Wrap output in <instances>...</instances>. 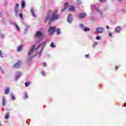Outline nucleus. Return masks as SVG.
<instances>
[{
	"instance_id": "nucleus-20",
	"label": "nucleus",
	"mask_w": 126,
	"mask_h": 126,
	"mask_svg": "<svg viewBox=\"0 0 126 126\" xmlns=\"http://www.w3.org/2000/svg\"><path fill=\"white\" fill-rule=\"evenodd\" d=\"M5 118L6 120H7L9 118V113H6V115L5 116Z\"/></svg>"
},
{
	"instance_id": "nucleus-39",
	"label": "nucleus",
	"mask_w": 126,
	"mask_h": 126,
	"mask_svg": "<svg viewBox=\"0 0 126 126\" xmlns=\"http://www.w3.org/2000/svg\"><path fill=\"white\" fill-rule=\"evenodd\" d=\"M86 58H89V54H87L85 55Z\"/></svg>"
},
{
	"instance_id": "nucleus-44",
	"label": "nucleus",
	"mask_w": 126,
	"mask_h": 126,
	"mask_svg": "<svg viewBox=\"0 0 126 126\" xmlns=\"http://www.w3.org/2000/svg\"><path fill=\"white\" fill-rule=\"evenodd\" d=\"M0 126H1V123L0 122Z\"/></svg>"
},
{
	"instance_id": "nucleus-17",
	"label": "nucleus",
	"mask_w": 126,
	"mask_h": 126,
	"mask_svg": "<svg viewBox=\"0 0 126 126\" xmlns=\"http://www.w3.org/2000/svg\"><path fill=\"white\" fill-rule=\"evenodd\" d=\"M31 82H25V85L26 87H28V86H29L31 84Z\"/></svg>"
},
{
	"instance_id": "nucleus-9",
	"label": "nucleus",
	"mask_w": 126,
	"mask_h": 126,
	"mask_svg": "<svg viewBox=\"0 0 126 126\" xmlns=\"http://www.w3.org/2000/svg\"><path fill=\"white\" fill-rule=\"evenodd\" d=\"M79 17L81 19L82 18H84V17H86V13H82L79 14Z\"/></svg>"
},
{
	"instance_id": "nucleus-19",
	"label": "nucleus",
	"mask_w": 126,
	"mask_h": 126,
	"mask_svg": "<svg viewBox=\"0 0 126 126\" xmlns=\"http://www.w3.org/2000/svg\"><path fill=\"white\" fill-rule=\"evenodd\" d=\"M75 7L73 6H71V7H70L69 9V10L70 11H74Z\"/></svg>"
},
{
	"instance_id": "nucleus-7",
	"label": "nucleus",
	"mask_w": 126,
	"mask_h": 126,
	"mask_svg": "<svg viewBox=\"0 0 126 126\" xmlns=\"http://www.w3.org/2000/svg\"><path fill=\"white\" fill-rule=\"evenodd\" d=\"M67 21L69 23L72 22V15L69 14L67 18Z\"/></svg>"
},
{
	"instance_id": "nucleus-14",
	"label": "nucleus",
	"mask_w": 126,
	"mask_h": 126,
	"mask_svg": "<svg viewBox=\"0 0 126 126\" xmlns=\"http://www.w3.org/2000/svg\"><path fill=\"white\" fill-rule=\"evenodd\" d=\"M10 90V89L9 88H7L6 89L5 91V95H7V94H8V93H9Z\"/></svg>"
},
{
	"instance_id": "nucleus-3",
	"label": "nucleus",
	"mask_w": 126,
	"mask_h": 126,
	"mask_svg": "<svg viewBox=\"0 0 126 126\" xmlns=\"http://www.w3.org/2000/svg\"><path fill=\"white\" fill-rule=\"evenodd\" d=\"M20 66H21V61H19L18 63H15L13 66V68H20Z\"/></svg>"
},
{
	"instance_id": "nucleus-30",
	"label": "nucleus",
	"mask_w": 126,
	"mask_h": 126,
	"mask_svg": "<svg viewBox=\"0 0 126 126\" xmlns=\"http://www.w3.org/2000/svg\"><path fill=\"white\" fill-rule=\"evenodd\" d=\"M11 98H12V100H15V96H14V95L12 94Z\"/></svg>"
},
{
	"instance_id": "nucleus-23",
	"label": "nucleus",
	"mask_w": 126,
	"mask_h": 126,
	"mask_svg": "<svg viewBox=\"0 0 126 126\" xmlns=\"http://www.w3.org/2000/svg\"><path fill=\"white\" fill-rule=\"evenodd\" d=\"M0 57L1 58H3V53H2V51L0 49Z\"/></svg>"
},
{
	"instance_id": "nucleus-22",
	"label": "nucleus",
	"mask_w": 126,
	"mask_h": 126,
	"mask_svg": "<svg viewBox=\"0 0 126 126\" xmlns=\"http://www.w3.org/2000/svg\"><path fill=\"white\" fill-rule=\"evenodd\" d=\"M64 7H65V8H68V3H64Z\"/></svg>"
},
{
	"instance_id": "nucleus-38",
	"label": "nucleus",
	"mask_w": 126,
	"mask_h": 126,
	"mask_svg": "<svg viewBox=\"0 0 126 126\" xmlns=\"http://www.w3.org/2000/svg\"><path fill=\"white\" fill-rule=\"evenodd\" d=\"M42 64L43 65V66H47V64L46 63H43Z\"/></svg>"
},
{
	"instance_id": "nucleus-29",
	"label": "nucleus",
	"mask_w": 126,
	"mask_h": 126,
	"mask_svg": "<svg viewBox=\"0 0 126 126\" xmlns=\"http://www.w3.org/2000/svg\"><path fill=\"white\" fill-rule=\"evenodd\" d=\"M41 74L42 75H43V76H45V75H46V73L45 72V71H43L41 72Z\"/></svg>"
},
{
	"instance_id": "nucleus-37",
	"label": "nucleus",
	"mask_w": 126,
	"mask_h": 126,
	"mask_svg": "<svg viewBox=\"0 0 126 126\" xmlns=\"http://www.w3.org/2000/svg\"><path fill=\"white\" fill-rule=\"evenodd\" d=\"M95 9L97 10V11H99V8L97 7H94Z\"/></svg>"
},
{
	"instance_id": "nucleus-41",
	"label": "nucleus",
	"mask_w": 126,
	"mask_h": 126,
	"mask_svg": "<svg viewBox=\"0 0 126 126\" xmlns=\"http://www.w3.org/2000/svg\"><path fill=\"white\" fill-rule=\"evenodd\" d=\"M106 29H107V30H109V29H110V28L109 27V26H106Z\"/></svg>"
},
{
	"instance_id": "nucleus-4",
	"label": "nucleus",
	"mask_w": 126,
	"mask_h": 126,
	"mask_svg": "<svg viewBox=\"0 0 126 126\" xmlns=\"http://www.w3.org/2000/svg\"><path fill=\"white\" fill-rule=\"evenodd\" d=\"M40 37H44L43 32L41 31L37 32L35 34V38H40Z\"/></svg>"
},
{
	"instance_id": "nucleus-6",
	"label": "nucleus",
	"mask_w": 126,
	"mask_h": 126,
	"mask_svg": "<svg viewBox=\"0 0 126 126\" xmlns=\"http://www.w3.org/2000/svg\"><path fill=\"white\" fill-rule=\"evenodd\" d=\"M22 73L21 72H17L15 74V80H17L20 76H21Z\"/></svg>"
},
{
	"instance_id": "nucleus-18",
	"label": "nucleus",
	"mask_w": 126,
	"mask_h": 126,
	"mask_svg": "<svg viewBox=\"0 0 126 126\" xmlns=\"http://www.w3.org/2000/svg\"><path fill=\"white\" fill-rule=\"evenodd\" d=\"M28 97H29L28 94L27 93V92H25L24 94V98L27 99Z\"/></svg>"
},
{
	"instance_id": "nucleus-1",
	"label": "nucleus",
	"mask_w": 126,
	"mask_h": 126,
	"mask_svg": "<svg viewBox=\"0 0 126 126\" xmlns=\"http://www.w3.org/2000/svg\"><path fill=\"white\" fill-rule=\"evenodd\" d=\"M61 18V15L58 14V10L53 12L52 10L49 9L48 10V13L45 16L44 19V23H46L48 21H51V22H54L57 20H59Z\"/></svg>"
},
{
	"instance_id": "nucleus-32",
	"label": "nucleus",
	"mask_w": 126,
	"mask_h": 126,
	"mask_svg": "<svg viewBox=\"0 0 126 126\" xmlns=\"http://www.w3.org/2000/svg\"><path fill=\"white\" fill-rule=\"evenodd\" d=\"M97 45H98V42H95L94 44V47H96V46H97Z\"/></svg>"
},
{
	"instance_id": "nucleus-5",
	"label": "nucleus",
	"mask_w": 126,
	"mask_h": 126,
	"mask_svg": "<svg viewBox=\"0 0 126 126\" xmlns=\"http://www.w3.org/2000/svg\"><path fill=\"white\" fill-rule=\"evenodd\" d=\"M35 47H36V45H33L31 48L30 51L29 52L28 54L29 57H30V56H31V55H32L34 52V50H35Z\"/></svg>"
},
{
	"instance_id": "nucleus-42",
	"label": "nucleus",
	"mask_w": 126,
	"mask_h": 126,
	"mask_svg": "<svg viewBox=\"0 0 126 126\" xmlns=\"http://www.w3.org/2000/svg\"><path fill=\"white\" fill-rule=\"evenodd\" d=\"M0 69H2V68L1 67V66L0 65Z\"/></svg>"
},
{
	"instance_id": "nucleus-27",
	"label": "nucleus",
	"mask_w": 126,
	"mask_h": 126,
	"mask_svg": "<svg viewBox=\"0 0 126 126\" xmlns=\"http://www.w3.org/2000/svg\"><path fill=\"white\" fill-rule=\"evenodd\" d=\"M19 8V4L17 3V4H16V10H17Z\"/></svg>"
},
{
	"instance_id": "nucleus-11",
	"label": "nucleus",
	"mask_w": 126,
	"mask_h": 126,
	"mask_svg": "<svg viewBox=\"0 0 126 126\" xmlns=\"http://www.w3.org/2000/svg\"><path fill=\"white\" fill-rule=\"evenodd\" d=\"M121 30H122V29L121 28V27L118 26L115 29V31L117 32V33H120L121 32Z\"/></svg>"
},
{
	"instance_id": "nucleus-10",
	"label": "nucleus",
	"mask_w": 126,
	"mask_h": 126,
	"mask_svg": "<svg viewBox=\"0 0 126 126\" xmlns=\"http://www.w3.org/2000/svg\"><path fill=\"white\" fill-rule=\"evenodd\" d=\"M2 106H3L6 105V100L5 99V96L2 97Z\"/></svg>"
},
{
	"instance_id": "nucleus-24",
	"label": "nucleus",
	"mask_w": 126,
	"mask_h": 126,
	"mask_svg": "<svg viewBox=\"0 0 126 126\" xmlns=\"http://www.w3.org/2000/svg\"><path fill=\"white\" fill-rule=\"evenodd\" d=\"M50 47L51 48H56V45H55V44H54V43H51L50 44Z\"/></svg>"
},
{
	"instance_id": "nucleus-35",
	"label": "nucleus",
	"mask_w": 126,
	"mask_h": 126,
	"mask_svg": "<svg viewBox=\"0 0 126 126\" xmlns=\"http://www.w3.org/2000/svg\"><path fill=\"white\" fill-rule=\"evenodd\" d=\"M19 16H20V17H21L22 18H23V15H22V14H19Z\"/></svg>"
},
{
	"instance_id": "nucleus-21",
	"label": "nucleus",
	"mask_w": 126,
	"mask_h": 126,
	"mask_svg": "<svg viewBox=\"0 0 126 126\" xmlns=\"http://www.w3.org/2000/svg\"><path fill=\"white\" fill-rule=\"evenodd\" d=\"M84 31H90V29L88 27H85V28L83 30Z\"/></svg>"
},
{
	"instance_id": "nucleus-25",
	"label": "nucleus",
	"mask_w": 126,
	"mask_h": 126,
	"mask_svg": "<svg viewBox=\"0 0 126 126\" xmlns=\"http://www.w3.org/2000/svg\"><path fill=\"white\" fill-rule=\"evenodd\" d=\"M80 27H81V28H82V29H83V30L84 29V28H85L84 27V25H83V24H81L80 25Z\"/></svg>"
},
{
	"instance_id": "nucleus-40",
	"label": "nucleus",
	"mask_w": 126,
	"mask_h": 126,
	"mask_svg": "<svg viewBox=\"0 0 126 126\" xmlns=\"http://www.w3.org/2000/svg\"><path fill=\"white\" fill-rule=\"evenodd\" d=\"M66 8H64V9H62V12H63V11H65V9H66Z\"/></svg>"
},
{
	"instance_id": "nucleus-45",
	"label": "nucleus",
	"mask_w": 126,
	"mask_h": 126,
	"mask_svg": "<svg viewBox=\"0 0 126 126\" xmlns=\"http://www.w3.org/2000/svg\"><path fill=\"white\" fill-rule=\"evenodd\" d=\"M49 25H51V23H49Z\"/></svg>"
},
{
	"instance_id": "nucleus-43",
	"label": "nucleus",
	"mask_w": 126,
	"mask_h": 126,
	"mask_svg": "<svg viewBox=\"0 0 126 126\" xmlns=\"http://www.w3.org/2000/svg\"><path fill=\"white\" fill-rule=\"evenodd\" d=\"M119 1H123V0H119Z\"/></svg>"
},
{
	"instance_id": "nucleus-34",
	"label": "nucleus",
	"mask_w": 126,
	"mask_h": 126,
	"mask_svg": "<svg viewBox=\"0 0 126 126\" xmlns=\"http://www.w3.org/2000/svg\"><path fill=\"white\" fill-rule=\"evenodd\" d=\"M112 35H113V32H110L109 33V37H112Z\"/></svg>"
},
{
	"instance_id": "nucleus-31",
	"label": "nucleus",
	"mask_w": 126,
	"mask_h": 126,
	"mask_svg": "<svg viewBox=\"0 0 126 126\" xmlns=\"http://www.w3.org/2000/svg\"><path fill=\"white\" fill-rule=\"evenodd\" d=\"M96 39V40H100V39H101V37L100 36H97Z\"/></svg>"
},
{
	"instance_id": "nucleus-8",
	"label": "nucleus",
	"mask_w": 126,
	"mask_h": 126,
	"mask_svg": "<svg viewBox=\"0 0 126 126\" xmlns=\"http://www.w3.org/2000/svg\"><path fill=\"white\" fill-rule=\"evenodd\" d=\"M104 31V29L99 27L96 29V32L98 33H103V32Z\"/></svg>"
},
{
	"instance_id": "nucleus-13",
	"label": "nucleus",
	"mask_w": 126,
	"mask_h": 126,
	"mask_svg": "<svg viewBox=\"0 0 126 126\" xmlns=\"http://www.w3.org/2000/svg\"><path fill=\"white\" fill-rule=\"evenodd\" d=\"M21 3H22V8L23 9V8L25 7V1L22 0L21 1Z\"/></svg>"
},
{
	"instance_id": "nucleus-15",
	"label": "nucleus",
	"mask_w": 126,
	"mask_h": 126,
	"mask_svg": "<svg viewBox=\"0 0 126 126\" xmlns=\"http://www.w3.org/2000/svg\"><path fill=\"white\" fill-rule=\"evenodd\" d=\"M31 13H32V16H33L34 17H35L36 16V15H35V11L34 10V9H31Z\"/></svg>"
},
{
	"instance_id": "nucleus-16",
	"label": "nucleus",
	"mask_w": 126,
	"mask_h": 126,
	"mask_svg": "<svg viewBox=\"0 0 126 126\" xmlns=\"http://www.w3.org/2000/svg\"><path fill=\"white\" fill-rule=\"evenodd\" d=\"M17 51L18 52H20L21 51H22V46H19L17 48Z\"/></svg>"
},
{
	"instance_id": "nucleus-12",
	"label": "nucleus",
	"mask_w": 126,
	"mask_h": 126,
	"mask_svg": "<svg viewBox=\"0 0 126 126\" xmlns=\"http://www.w3.org/2000/svg\"><path fill=\"white\" fill-rule=\"evenodd\" d=\"M55 32H56L57 35H60L61 34V29H56Z\"/></svg>"
},
{
	"instance_id": "nucleus-2",
	"label": "nucleus",
	"mask_w": 126,
	"mask_h": 126,
	"mask_svg": "<svg viewBox=\"0 0 126 126\" xmlns=\"http://www.w3.org/2000/svg\"><path fill=\"white\" fill-rule=\"evenodd\" d=\"M55 32H56V28L54 27H50L48 29V32L49 33L50 35H53Z\"/></svg>"
},
{
	"instance_id": "nucleus-33",
	"label": "nucleus",
	"mask_w": 126,
	"mask_h": 126,
	"mask_svg": "<svg viewBox=\"0 0 126 126\" xmlns=\"http://www.w3.org/2000/svg\"><path fill=\"white\" fill-rule=\"evenodd\" d=\"M100 2H105L106 0H99Z\"/></svg>"
},
{
	"instance_id": "nucleus-36",
	"label": "nucleus",
	"mask_w": 126,
	"mask_h": 126,
	"mask_svg": "<svg viewBox=\"0 0 126 126\" xmlns=\"http://www.w3.org/2000/svg\"><path fill=\"white\" fill-rule=\"evenodd\" d=\"M119 69V67L118 66H116L115 67V70H118Z\"/></svg>"
},
{
	"instance_id": "nucleus-26",
	"label": "nucleus",
	"mask_w": 126,
	"mask_h": 126,
	"mask_svg": "<svg viewBox=\"0 0 126 126\" xmlns=\"http://www.w3.org/2000/svg\"><path fill=\"white\" fill-rule=\"evenodd\" d=\"M15 26H16V29L18 31H20V29L19 28V27H18V25H17V24H15Z\"/></svg>"
},
{
	"instance_id": "nucleus-28",
	"label": "nucleus",
	"mask_w": 126,
	"mask_h": 126,
	"mask_svg": "<svg viewBox=\"0 0 126 126\" xmlns=\"http://www.w3.org/2000/svg\"><path fill=\"white\" fill-rule=\"evenodd\" d=\"M41 46H43V47H45V42H43L42 43L40 44L39 45V47H41Z\"/></svg>"
}]
</instances>
